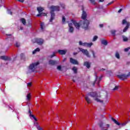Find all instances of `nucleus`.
I'll use <instances>...</instances> for the list:
<instances>
[{
    "label": "nucleus",
    "instance_id": "obj_18",
    "mask_svg": "<svg viewBox=\"0 0 130 130\" xmlns=\"http://www.w3.org/2000/svg\"><path fill=\"white\" fill-rule=\"evenodd\" d=\"M112 120L114 122V123H115V124H117V125H120V123H119V122H117V121L115 120V119L112 118Z\"/></svg>",
    "mask_w": 130,
    "mask_h": 130
},
{
    "label": "nucleus",
    "instance_id": "obj_25",
    "mask_svg": "<svg viewBox=\"0 0 130 130\" xmlns=\"http://www.w3.org/2000/svg\"><path fill=\"white\" fill-rule=\"evenodd\" d=\"M111 34L113 35V36H114V37H115V33H116V30H112L111 31Z\"/></svg>",
    "mask_w": 130,
    "mask_h": 130
},
{
    "label": "nucleus",
    "instance_id": "obj_13",
    "mask_svg": "<svg viewBox=\"0 0 130 130\" xmlns=\"http://www.w3.org/2000/svg\"><path fill=\"white\" fill-rule=\"evenodd\" d=\"M70 62H71V63H73V64H78V61H77L75 59H73L72 58H70Z\"/></svg>",
    "mask_w": 130,
    "mask_h": 130
},
{
    "label": "nucleus",
    "instance_id": "obj_42",
    "mask_svg": "<svg viewBox=\"0 0 130 130\" xmlns=\"http://www.w3.org/2000/svg\"><path fill=\"white\" fill-rule=\"evenodd\" d=\"M37 128H38V130H41V129H42L40 127V126H37Z\"/></svg>",
    "mask_w": 130,
    "mask_h": 130
},
{
    "label": "nucleus",
    "instance_id": "obj_54",
    "mask_svg": "<svg viewBox=\"0 0 130 130\" xmlns=\"http://www.w3.org/2000/svg\"><path fill=\"white\" fill-rule=\"evenodd\" d=\"M9 36H11V35H9Z\"/></svg>",
    "mask_w": 130,
    "mask_h": 130
},
{
    "label": "nucleus",
    "instance_id": "obj_17",
    "mask_svg": "<svg viewBox=\"0 0 130 130\" xmlns=\"http://www.w3.org/2000/svg\"><path fill=\"white\" fill-rule=\"evenodd\" d=\"M1 59H3L4 60H9L10 58L7 56H1Z\"/></svg>",
    "mask_w": 130,
    "mask_h": 130
},
{
    "label": "nucleus",
    "instance_id": "obj_48",
    "mask_svg": "<svg viewBox=\"0 0 130 130\" xmlns=\"http://www.w3.org/2000/svg\"><path fill=\"white\" fill-rule=\"evenodd\" d=\"M66 60H67V59L64 58V59L63 60V61H66Z\"/></svg>",
    "mask_w": 130,
    "mask_h": 130
},
{
    "label": "nucleus",
    "instance_id": "obj_30",
    "mask_svg": "<svg viewBox=\"0 0 130 130\" xmlns=\"http://www.w3.org/2000/svg\"><path fill=\"white\" fill-rule=\"evenodd\" d=\"M98 39V37L97 36H95L93 37L92 41H96Z\"/></svg>",
    "mask_w": 130,
    "mask_h": 130
},
{
    "label": "nucleus",
    "instance_id": "obj_40",
    "mask_svg": "<svg viewBox=\"0 0 130 130\" xmlns=\"http://www.w3.org/2000/svg\"><path fill=\"white\" fill-rule=\"evenodd\" d=\"M99 125L100 126V127H102V126H103V123L101 122L99 124Z\"/></svg>",
    "mask_w": 130,
    "mask_h": 130
},
{
    "label": "nucleus",
    "instance_id": "obj_32",
    "mask_svg": "<svg viewBox=\"0 0 130 130\" xmlns=\"http://www.w3.org/2000/svg\"><path fill=\"white\" fill-rule=\"evenodd\" d=\"M30 116H31V117H32L34 118V119H35V120H36V121H37V119H36V117H35V116H34V115H30Z\"/></svg>",
    "mask_w": 130,
    "mask_h": 130
},
{
    "label": "nucleus",
    "instance_id": "obj_19",
    "mask_svg": "<svg viewBox=\"0 0 130 130\" xmlns=\"http://www.w3.org/2000/svg\"><path fill=\"white\" fill-rule=\"evenodd\" d=\"M84 64L87 69H89L90 68V63H89L88 62H85Z\"/></svg>",
    "mask_w": 130,
    "mask_h": 130
},
{
    "label": "nucleus",
    "instance_id": "obj_47",
    "mask_svg": "<svg viewBox=\"0 0 130 130\" xmlns=\"http://www.w3.org/2000/svg\"><path fill=\"white\" fill-rule=\"evenodd\" d=\"M100 27L102 28L103 27V24H100Z\"/></svg>",
    "mask_w": 130,
    "mask_h": 130
},
{
    "label": "nucleus",
    "instance_id": "obj_16",
    "mask_svg": "<svg viewBox=\"0 0 130 130\" xmlns=\"http://www.w3.org/2000/svg\"><path fill=\"white\" fill-rule=\"evenodd\" d=\"M129 25H130V23L129 22H127L126 23V26L123 29V32H126V30H127V29H128V28L129 27Z\"/></svg>",
    "mask_w": 130,
    "mask_h": 130
},
{
    "label": "nucleus",
    "instance_id": "obj_4",
    "mask_svg": "<svg viewBox=\"0 0 130 130\" xmlns=\"http://www.w3.org/2000/svg\"><path fill=\"white\" fill-rule=\"evenodd\" d=\"M38 64H39V62H37L30 64L29 66V70L32 71V72H35V70H36Z\"/></svg>",
    "mask_w": 130,
    "mask_h": 130
},
{
    "label": "nucleus",
    "instance_id": "obj_12",
    "mask_svg": "<svg viewBox=\"0 0 130 130\" xmlns=\"http://www.w3.org/2000/svg\"><path fill=\"white\" fill-rule=\"evenodd\" d=\"M69 32L71 33H73L74 31V27H73V24L72 23H69Z\"/></svg>",
    "mask_w": 130,
    "mask_h": 130
},
{
    "label": "nucleus",
    "instance_id": "obj_26",
    "mask_svg": "<svg viewBox=\"0 0 130 130\" xmlns=\"http://www.w3.org/2000/svg\"><path fill=\"white\" fill-rule=\"evenodd\" d=\"M40 26H41V29L42 30H43V29L44 28V23L43 22H41V24H40Z\"/></svg>",
    "mask_w": 130,
    "mask_h": 130
},
{
    "label": "nucleus",
    "instance_id": "obj_14",
    "mask_svg": "<svg viewBox=\"0 0 130 130\" xmlns=\"http://www.w3.org/2000/svg\"><path fill=\"white\" fill-rule=\"evenodd\" d=\"M85 98V100H86V102L88 103V104H90V103H92V101H91L90 98H89L88 95H86Z\"/></svg>",
    "mask_w": 130,
    "mask_h": 130
},
{
    "label": "nucleus",
    "instance_id": "obj_44",
    "mask_svg": "<svg viewBox=\"0 0 130 130\" xmlns=\"http://www.w3.org/2000/svg\"><path fill=\"white\" fill-rule=\"evenodd\" d=\"M121 11H122V9H120V10H119V11H118V13H121Z\"/></svg>",
    "mask_w": 130,
    "mask_h": 130
},
{
    "label": "nucleus",
    "instance_id": "obj_35",
    "mask_svg": "<svg viewBox=\"0 0 130 130\" xmlns=\"http://www.w3.org/2000/svg\"><path fill=\"white\" fill-rule=\"evenodd\" d=\"M32 86V83H27V87H31Z\"/></svg>",
    "mask_w": 130,
    "mask_h": 130
},
{
    "label": "nucleus",
    "instance_id": "obj_52",
    "mask_svg": "<svg viewBox=\"0 0 130 130\" xmlns=\"http://www.w3.org/2000/svg\"><path fill=\"white\" fill-rule=\"evenodd\" d=\"M76 54H77V53H74V55H76Z\"/></svg>",
    "mask_w": 130,
    "mask_h": 130
},
{
    "label": "nucleus",
    "instance_id": "obj_9",
    "mask_svg": "<svg viewBox=\"0 0 130 130\" xmlns=\"http://www.w3.org/2000/svg\"><path fill=\"white\" fill-rule=\"evenodd\" d=\"M71 22L73 23V24H74L76 29L80 28V23L76 22V21H75V20H73V19L71 20Z\"/></svg>",
    "mask_w": 130,
    "mask_h": 130
},
{
    "label": "nucleus",
    "instance_id": "obj_20",
    "mask_svg": "<svg viewBox=\"0 0 130 130\" xmlns=\"http://www.w3.org/2000/svg\"><path fill=\"white\" fill-rule=\"evenodd\" d=\"M49 64H51V66H53V64H55V61H54L53 60H49Z\"/></svg>",
    "mask_w": 130,
    "mask_h": 130
},
{
    "label": "nucleus",
    "instance_id": "obj_29",
    "mask_svg": "<svg viewBox=\"0 0 130 130\" xmlns=\"http://www.w3.org/2000/svg\"><path fill=\"white\" fill-rule=\"evenodd\" d=\"M72 70H73V71H74V72L75 73V74H77V68H76V67H73V68H72Z\"/></svg>",
    "mask_w": 130,
    "mask_h": 130
},
{
    "label": "nucleus",
    "instance_id": "obj_22",
    "mask_svg": "<svg viewBox=\"0 0 130 130\" xmlns=\"http://www.w3.org/2000/svg\"><path fill=\"white\" fill-rule=\"evenodd\" d=\"M20 21L21 22V23H22V24H23V25H26V19L24 18H21L20 19Z\"/></svg>",
    "mask_w": 130,
    "mask_h": 130
},
{
    "label": "nucleus",
    "instance_id": "obj_43",
    "mask_svg": "<svg viewBox=\"0 0 130 130\" xmlns=\"http://www.w3.org/2000/svg\"><path fill=\"white\" fill-rule=\"evenodd\" d=\"M18 2H20V3H24V0H18Z\"/></svg>",
    "mask_w": 130,
    "mask_h": 130
},
{
    "label": "nucleus",
    "instance_id": "obj_2",
    "mask_svg": "<svg viewBox=\"0 0 130 130\" xmlns=\"http://www.w3.org/2000/svg\"><path fill=\"white\" fill-rule=\"evenodd\" d=\"M82 11L83 13L82 15V19H83V20H84L82 27L83 28V29H85V30H87V29H88L89 22V20L86 19V18L87 17V14L85 11H84V9H82Z\"/></svg>",
    "mask_w": 130,
    "mask_h": 130
},
{
    "label": "nucleus",
    "instance_id": "obj_27",
    "mask_svg": "<svg viewBox=\"0 0 130 130\" xmlns=\"http://www.w3.org/2000/svg\"><path fill=\"white\" fill-rule=\"evenodd\" d=\"M109 127H110V125H109V124H107L105 126V128H107V129H108ZM107 129H105L104 130H108Z\"/></svg>",
    "mask_w": 130,
    "mask_h": 130
},
{
    "label": "nucleus",
    "instance_id": "obj_10",
    "mask_svg": "<svg viewBox=\"0 0 130 130\" xmlns=\"http://www.w3.org/2000/svg\"><path fill=\"white\" fill-rule=\"evenodd\" d=\"M35 41L39 45H42V44H43V43L44 42V41L42 39H36Z\"/></svg>",
    "mask_w": 130,
    "mask_h": 130
},
{
    "label": "nucleus",
    "instance_id": "obj_46",
    "mask_svg": "<svg viewBox=\"0 0 130 130\" xmlns=\"http://www.w3.org/2000/svg\"><path fill=\"white\" fill-rule=\"evenodd\" d=\"M90 2H91V3H92L93 4V3H94V2H95L94 0H89Z\"/></svg>",
    "mask_w": 130,
    "mask_h": 130
},
{
    "label": "nucleus",
    "instance_id": "obj_41",
    "mask_svg": "<svg viewBox=\"0 0 130 130\" xmlns=\"http://www.w3.org/2000/svg\"><path fill=\"white\" fill-rule=\"evenodd\" d=\"M118 89V86H115V88L113 89L114 90H117Z\"/></svg>",
    "mask_w": 130,
    "mask_h": 130
},
{
    "label": "nucleus",
    "instance_id": "obj_11",
    "mask_svg": "<svg viewBox=\"0 0 130 130\" xmlns=\"http://www.w3.org/2000/svg\"><path fill=\"white\" fill-rule=\"evenodd\" d=\"M100 81H101V77L98 78V77L96 76L95 81L93 83V85H95V84H96V85H99V83L100 82Z\"/></svg>",
    "mask_w": 130,
    "mask_h": 130
},
{
    "label": "nucleus",
    "instance_id": "obj_3",
    "mask_svg": "<svg viewBox=\"0 0 130 130\" xmlns=\"http://www.w3.org/2000/svg\"><path fill=\"white\" fill-rule=\"evenodd\" d=\"M50 11H51V18L50 19V22H52V20L54 19V16H55L53 12H54V11H59V7L52 6L50 7Z\"/></svg>",
    "mask_w": 130,
    "mask_h": 130
},
{
    "label": "nucleus",
    "instance_id": "obj_38",
    "mask_svg": "<svg viewBox=\"0 0 130 130\" xmlns=\"http://www.w3.org/2000/svg\"><path fill=\"white\" fill-rule=\"evenodd\" d=\"M125 23H126V20H125V19H123L122 21V24H125Z\"/></svg>",
    "mask_w": 130,
    "mask_h": 130
},
{
    "label": "nucleus",
    "instance_id": "obj_53",
    "mask_svg": "<svg viewBox=\"0 0 130 130\" xmlns=\"http://www.w3.org/2000/svg\"><path fill=\"white\" fill-rule=\"evenodd\" d=\"M10 14L12 15V12H10Z\"/></svg>",
    "mask_w": 130,
    "mask_h": 130
},
{
    "label": "nucleus",
    "instance_id": "obj_36",
    "mask_svg": "<svg viewBox=\"0 0 130 130\" xmlns=\"http://www.w3.org/2000/svg\"><path fill=\"white\" fill-rule=\"evenodd\" d=\"M62 22L63 23H64V22H66V18H64V16H62Z\"/></svg>",
    "mask_w": 130,
    "mask_h": 130
},
{
    "label": "nucleus",
    "instance_id": "obj_37",
    "mask_svg": "<svg viewBox=\"0 0 130 130\" xmlns=\"http://www.w3.org/2000/svg\"><path fill=\"white\" fill-rule=\"evenodd\" d=\"M57 70H58L59 71H60V70H61V67H60V66H58L57 68Z\"/></svg>",
    "mask_w": 130,
    "mask_h": 130
},
{
    "label": "nucleus",
    "instance_id": "obj_24",
    "mask_svg": "<svg viewBox=\"0 0 130 130\" xmlns=\"http://www.w3.org/2000/svg\"><path fill=\"white\" fill-rule=\"evenodd\" d=\"M37 51H38V52L40 51V49H39V48H37V49H36L32 52V54H35V53H36Z\"/></svg>",
    "mask_w": 130,
    "mask_h": 130
},
{
    "label": "nucleus",
    "instance_id": "obj_45",
    "mask_svg": "<svg viewBox=\"0 0 130 130\" xmlns=\"http://www.w3.org/2000/svg\"><path fill=\"white\" fill-rule=\"evenodd\" d=\"M92 54H93V57H95V54L94 53V51H92Z\"/></svg>",
    "mask_w": 130,
    "mask_h": 130
},
{
    "label": "nucleus",
    "instance_id": "obj_28",
    "mask_svg": "<svg viewBox=\"0 0 130 130\" xmlns=\"http://www.w3.org/2000/svg\"><path fill=\"white\" fill-rule=\"evenodd\" d=\"M123 41H127L128 40V39H127V37H125V36H123Z\"/></svg>",
    "mask_w": 130,
    "mask_h": 130
},
{
    "label": "nucleus",
    "instance_id": "obj_33",
    "mask_svg": "<svg viewBox=\"0 0 130 130\" xmlns=\"http://www.w3.org/2000/svg\"><path fill=\"white\" fill-rule=\"evenodd\" d=\"M116 57H117V58H119V54L118 53H116Z\"/></svg>",
    "mask_w": 130,
    "mask_h": 130
},
{
    "label": "nucleus",
    "instance_id": "obj_5",
    "mask_svg": "<svg viewBox=\"0 0 130 130\" xmlns=\"http://www.w3.org/2000/svg\"><path fill=\"white\" fill-rule=\"evenodd\" d=\"M37 11L39 12V14L37 16V17H40L41 16H46V13H40L43 11H44V8L42 7H38Z\"/></svg>",
    "mask_w": 130,
    "mask_h": 130
},
{
    "label": "nucleus",
    "instance_id": "obj_50",
    "mask_svg": "<svg viewBox=\"0 0 130 130\" xmlns=\"http://www.w3.org/2000/svg\"><path fill=\"white\" fill-rule=\"evenodd\" d=\"M62 7L63 9H64V6L63 5H62Z\"/></svg>",
    "mask_w": 130,
    "mask_h": 130
},
{
    "label": "nucleus",
    "instance_id": "obj_55",
    "mask_svg": "<svg viewBox=\"0 0 130 130\" xmlns=\"http://www.w3.org/2000/svg\"><path fill=\"white\" fill-rule=\"evenodd\" d=\"M122 125H124V124H122Z\"/></svg>",
    "mask_w": 130,
    "mask_h": 130
},
{
    "label": "nucleus",
    "instance_id": "obj_31",
    "mask_svg": "<svg viewBox=\"0 0 130 130\" xmlns=\"http://www.w3.org/2000/svg\"><path fill=\"white\" fill-rule=\"evenodd\" d=\"M15 46L16 47H20V44L19 43H16L15 45Z\"/></svg>",
    "mask_w": 130,
    "mask_h": 130
},
{
    "label": "nucleus",
    "instance_id": "obj_15",
    "mask_svg": "<svg viewBox=\"0 0 130 130\" xmlns=\"http://www.w3.org/2000/svg\"><path fill=\"white\" fill-rule=\"evenodd\" d=\"M58 52L59 54H66L67 53V50H59Z\"/></svg>",
    "mask_w": 130,
    "mask_h": 130
},
{
    "label": "nucleus",
    "instance_id": "obj_6",
    "mask_svg": "<svg viewBox=\"0 0 130 130\" xmlns=\"http://www.w3.org/2000/svg\"><path fill=\"white\" fill-rule=\"evenodd\" d=\"M79 45H82V46H85V47H91V46L93 45V43H84L82 42V41L79 42Z\"/></svg>",
    "mask_w": 130,
    "mask_h": 130
},
{
    "label": "nucleus",
    "instance_id": "obj_1",
    "mask_svg": "<svg viewBox=\"0 0 130 130\" xmlns=\"http://www.w3.org/2000/svg\"><path fill=\"white\" fill-rule=\"evenodd\" d=\"M88 96H90L91 97H92V98H94L95 101H96V102H100L101 103H103V100L99 99V98L101 97V95L96 92H89L88 94Z\"/></svg>",
    "mask_w": 130,
    "mask_h": 130
},
{
    "label": "nucleus",
    "instance_id": "obj_39",
    "mask_svg": "<svg viewBox=\"0 0 130 130\" xmlns=\"http://www.w3.org/2000/svg\"><path fill=\"white\" fill-rule=\"evenodd\" d=\"M53 56H55V53H53V54L52 55H51L50 56L51 58H52Z\"/></svg>",
    "mask_w": 130,
    "mask_h": 130
},
{
    "label": "nucleus",
    "instance_id": "obj_8",
    "mask_svg": "<svg viewBox=\"0 0 130 130\" xmlns=\"http://www.w3.org/2000/svg\"><path fill=\"white\" fill-rule=\"evenodd\" d=\"M118 77L121 80H126V79H127V78H128V77H129V75H128V74L127 75L123 74V75H118Z\"/></svg>",
    "mask_w": 130,
    "mask_h": 130
},
{
    "label": "nucleus",
    "instance_id": "obj_49",
    "mask_svg": "<svg viewBox=\"0 0 130 130\" xmlns=\"http://www.w3.org/2000/svg\"><path fill=\"white\" fill-rule=\"evenodd\" d=\"M99 1H100V2H104V0H99Z\"/></svg>",
    "mask_w": 130,
    "mask_h": 130
},
{
    "label": "nucleus",
    "instance_id": "obj_21",
    "mask_svg": "<svg viewBox=\"0 0 130 130\" xmlns=\"http://www.w3.org/2000/svg\"><path fill=\"white\" fill-rule=\"evenodd\" d=\"M26 98L27 99V101H30V100L31 99V93H28L26 96Z\"/></svg>",
    "mask_w": 130,
    "mask_h": 130
},
{
    "label": "nucleus",
    "instance_id": "obj_51",
    "mask_svg": "<svg viewBox=\"0 0 130 130\" xmlns=\"http://www.w3.org/2000/svg\"><path fill=\"white\" fill-rule=\"evenodd\" d=\"M129 77L130 76V72H129V73L128 74Z\"/></svg>",
    "mask_w": 130,
    "mask_h": 130
},
{
    "label": "nucleus",
    "instance_id": "obj_7",
    "mask_svg": "<svg viewBox=\"0 0 130 130\" xmlns=\"http://www.w3.org/2000/svg\"><path fill=\"white\" fill-rule=\"evenodd\" d=\"M79 50H80V51H82L84 54H85V55H86L87 57H90V55H89V52L87 50L79 48Z\"/></svg>",
    "mask_w": 130,
    "mask_h": 130
},
{
    "label": "nucleus",
    "instance_id": "obj_34",
    "mask_svg": "<svg viewBox=\"0 0 130 130\" xmlns=\"http://www.w3.org/2000/svg\"><path fill=\"white\" fill-rule=\"evenodd\" d=\"M129 49H130V47H128V48H125V49H124V51H125V52H127V51H128Z\"/></svg>",
    "mask_w": 130,
    "mask_h": 130
},
{
    "label": "nucleus",
    "instance_id": "obj_56",
    "mask_svg": "<svg viewBox=\"0 0 130 130\" xmlns=\"http://www.w3.org/2000/svg\"><path fill=\"white\" fill-rule=\"evenodd\" d=\"M73 82H75V80H73Z\"/></svg>",
    "mask_w": 130,
    "mask_h": 130
},
{
    "label": "nucleus",
    "instance_id": "obj_23",
    "mask_svg": "<svg viewBox=\"0 0 130 130\" xmlns=\"http://www.w3.org/2000/svg\"><path fill=\"white\" fill-rule=\"evenodd\" d=\"M102 44H103L104 45H107L108 44L107 41L105 40H102Z\"/></svg>",
    "mask_w": 130,
    "mask_h": 130
}]
</instances>
